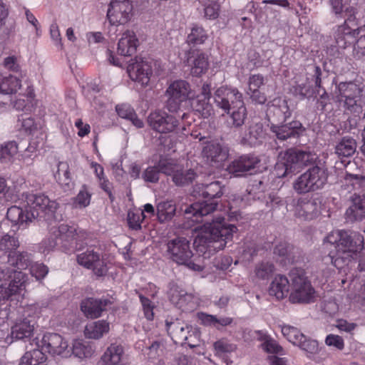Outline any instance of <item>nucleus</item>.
I'll list each match as a JSON object with an SVG mask.
<instances>
[{
	"instance_id": "f257e3e1",
	"label": "nucleus",
	"mask_w": 365,
	"mask_h": 365,
	"mask_svg": "<svg viewBox=\"0 0 365 365\" xmlns=\"http://www.w3.org/2000/svg\"><path fill=\"white\" fill-rule=\"evenodd\" d=\"M23 206H11L6 212V217L19 228L26 229L35 219L51 217L56 212L58 204L51 201L43 194L24 192L22 194Z\"/></svg>"
},
{
	"instance_id": "f03ea898",
	"label": "nucleus",
	"mask_w": 365,
	"mask_h": 365,
	"mask_svg": "<svg viewBox=\"0 0 365 365\" xmlns=\"http://www.w3.org/2000/svg\"><path fill=\"white\" fill-rule=\"evenodd\" d=\"M237 227L225 222V217L219 215L206 220L198 230L194 245L197 250L208 255L224 249L232 238Z\"/></svg>"
},
{
	"instance_id": "7ed1b4c3",
	"label": "nucleus",
	"mask_w": 365,
	"mask_h": 365,
	"mask_svg": "<svg viewBox=\"0 0 365 365\" xmlns=\"http://www.w3.org/2000/svg\"><path fill=\"white\" fill-rule=\"evenodd\" d=\"M213 98L215 106L228 115L227 126L235 129L242 128L247 117L242 93L236 88L222 86L215 91Z\"/></svg>"
},
{
	"instance_id": "20e7f679",
	"label": "nucleus",
	"mask_w": 365,
	"mask_h": 365,
	"mask_svg": "<svg viewBox=\"0 0 365 365\" xmlns=\"http://www.w3.org/2000/svg\"><path fill=\"white\" fill-rule=\"evenodd\" d=\"M363 242L364 237L359 232L350 230L331 232L324 242V248L331 250L324 260L329 259L337 267L339 259L352 257L353 254L361 250Z\"/></svg>"
},
{
	"instance_id": "39448f33",
	"label": "nucleus",
	"mask_w": 365,
	"mask_h": 365,
	"mask_svg": "<svg viewBox=\"0 0 365 365\" xmlns=\"http://www.w3.org/2000/svg\"><path fill=\"white\" fill-rule=\"evenodd\" d=\"M222 188L223 187L219 181H213L209 184L195 185L193 188L194 195L207 200L196 202L187 206L184 210L181 207L178 212H183L186 217H194L192 220L200 221L199 218L207 217L217 210L218 205L217 199L222 196Z\"/></svg>"
},
{
	"instance_id": "423d86ee",
	"label": "nucleus",
	"mask_w": 365,
	"mask_h": 365,
	"mask_svg": "<svg viewBox=\"0 0 365 365\" xmlns=\"http://www.w3.org/2000/svg\"><path fill=\"white\" fill-rule=\"evenodd\" d=\"M365 35V20L354 7L345 10V20L335 32V39L339 47L355 44L357 38Z\"/></svg>"
},
{
	"instance_id": "0eeeda50",
	"label": "nucleus",
	"mask_w": 365,
	"mask_h": 365,
	"mask_svg": "<svg viewBox=\"0 0 365 365\" xmlns=\"http://www.w3.org/2000/svg\"><path fill=\"white\" fill-rule=\"evenodd\" d=\"M166 108L170 113H178L182 120L187 119L190 110V99L193 94L190 85L184 80H176L168 87Z\"/></svg>"
},
{
	"instance_id": "6e6552de",
	"label": "nucleus",
	"mask_w": 365,
	"mask_h": 365,
	"mask_svg": "<svg viewBox=\"0 0 365 365\" xmlns=\"http://www.w3.org/2000/svg\"><path fill=\"white\" fill-rule=\"evenodd\" d=\"M279 158L280 160L275 166L276 175L279 178L292 175L299 168L312 164L317 158L315 153L297 148L287 149L281 153Z\"/></svg>"
},
{
	"instance_id": "1a4fd4ad",
	"label": "nucleus",
	"mask_w": 365,
	"mask_h": 365,
	"mask_svg": "<svg viewBox=\"0 0 365 365\" xmlns=\"http://www.w3.org/2000/svg\"><path fill=\"white\" fill-rule=\"evenodd\" d=\"M289 301L293 303H310L315 297V291L310 281L301 269H294L289 272Z\"/></svg>"
},
{
	"instance_id": "9d476101",
	"label": "nucleus",
	"mask_w": 365,
	"mask_h": 365,
	"mask_svg": "<svg viewBox=\"0 0 365 365\" xmlns=\"http://www.w3.org/2000/svg\"><path fill=\"white\" fill-rule=\"evenodd\" d=\"M327 169L318 165L309 168L293 183L294 190L299 194L314 192L324 187L327 181Z\"/></svg>"
},
{
	"instance_id": "9b49d317",
	"label": "nucleus",
	"mask_w": 365,
	"mask_h": 365,
	"mask_svg": "<svg viewBox=\"0 0 365 365\" xmlns=\"http://www.w3.org/2000/svg\"><path fill=\"white\" fill-rule=\"evenodd\" d=\"M337 88L338 101L343 103L344 107L351 112H358L361 108V103L364 102L362 88L351 81L341 82Z\"/></svg>"
},
{
	"instance_id": "f8f14e48",
	"label": "nucleus",
	"mask_w": 365,
	"mask_h": 365,
	"mask_svg": "<svg viewBox=\"0 0 365 365\" xmlns=\"http://www.w3.org/2000/svg\"><path fill=\"white\" fill-rule=\"evenodd\" d=\"M22 277L21 272L0 268V302L9 300L22 289Z\"/></svg>"
},
{
	"instance_id": "ddd939ff",
	"label": "nucleus",
	"mask_w": 365,
	"mask_h": 365,
	"mask_svg": "<svg viewBox=\"0 0 365 365\" xmlns=\"http://www.w3.org/2000/svg\"><path fill=\"white\" fill-rule=\"evenodd\" d=\"M166 255L178 264L187 263L192 257L190 241L183 237H175L168 242Z\"/></svg>"
},
{
	"instance_id": "4468645a",
	"label": "nucleus",
	"mask_w": 365,
	"mask_h": 365,
	"mask_svg": "<svg viewBox=\"0 0 365 365\" xmlns=\"http://www.w3.org/2000/svg\"><path fill=\"white\" fill-rule=\"evenodd\" d=\"M127 72L132 81L145 86L153 73L151 62L141 57H135L130 60Z\"/></svg>"
},
{
	"instance_id": "2eb2a0df",
	"label": "nucleus",
	"mask_w": 365,
	"mask_h": 365,
	"mask_svg": "<svg viewBox=\"0 0 365 365\" xmlns=\"http://www.w3.org/2000/svg\"><path fill=\"white\" fill-rule=\"evenodd\" d=\"M77 262L80 265L92 269L94 274L98 277H103L107 274L108 267L101 254L93 249H88L78 254Z\"/></svg>"
},
{
	"instance_id": "dca6fc26",
	"label": "nucleus",
	"mask_w": 365,
	"mask_h": 365,
	"mask_svg": "<svg viewBox=\"0 0 365 365\" xmlns=\"http://www.w3.org/2000/svg\"><path fill=\"white\" fill-rule=\"evenodd\" d=\"M178 116H173L164 111H155L151 113L148 122L149 125L160 133H168L175 130L179 125Z\"/></svg>"
},
{
	"instance_id": "f3484780",
	"label": "nucleus",
	"mask_w": 365,
	"mask_h": 365,
	"mask_svg": "<svg viewBox=\"0 0 365 365\" xmlns=\"http://www.w3.org/2000/svg\"><path fill=\"white\" fill-rule=\"evenodd\" d=\"M271 133L279 141L299 139L304 133L305 128L299 120L283 123L277 125L272 124L269 128Z\"/></svg>"
},
{
	"instance_id": "a211bd4d",
	"label": "nucleus",
	"mask_w": 365,
	"mask_h": 365,
	"mask_svg": "<svg viewBox=\"0 0 365 365\" xmlns=\"http://www.w3.org/2000/svg\"><path fill=\"white\" fill-rule=\"evenodd\" d=\"M132 4L128 0H113L107 12V17L111 24H125L130 19Z\"/></svg>"
},
{
	"instance_id": "6ab92c4d",
	"label": "nucleus",
	"mask_w": 365,
	"mask_h": 365,
	"mask_svg": "<svg viewBox=\"0 0 365 365\" xmlns=\"http://www.w3.org/2000/svg\"><path fill=\"white\" fill-rule=\"evenodd\" d=\"M163 173L172 177L177 186H185L192 182L196 173L192 169L185 170L181 165L167 160V165H163Z\"/></svg>"
},
{
	"instance_id": "aec40b11",
	"label": "nucleus",
	"mask_w": 365,
	"mask_h": 365,
	"mask_svg": "<svg viewBox=\"0 0 365 365\" xmlns=\"http://www.w3.org/2000/svg\"><path fill=\"white\" fill-rule=\"evenodd\" d=\"M36 324L34 317L31 316L16 319L11 327L10 336L11 339L22 341L31 339L34 335Z\"/></svg>"
},
{
	"instance_id": "412c9836",
	"label": "nucleus",
	"mask_w": 365,
	"mask_h": 365,
	"mask_svg": "<svg viewBox=\"0 0 365 365\" xmlns=\"http://www.w3.org/2000/svg\"><path fill=\"white\" fill-rule=\"evenodd\" d=\"M321 202L319 199L301 197L294 207V215L304 220L316 218L320 213Z\"/></svg>"
},
{
	"instance_id": "4be33fe9",
	"label": "nucleus",
	"mask_w": 365,
	"mask_h": 365,
	"mask_svg": "<svg viewBox=\"0 0 365 365\" xmlns=\"http://www.w3.org/2000/svg\"><path fill=\"white\" fill-rule=\"evenodd\" d=\"M45 352L54 356L61 355L68 347V343L56 333H46L38 345Z\"/></svg>"
},
{
	"instance_id": "5701e85b",
	"label": "nucleus",
	"mask_w": 365,
	"mask_h": 365,
	"mask_svg": "<svg viewBox=\"0 0 365 365\" xmlns=\"http://www.w3.org/2000/svg\"><path fill=\"white\" fill-rule=\"evenodd\" d=\"M350 204L344 213L347 222H356L365 218V196L354 193L349 198Z\"/></svg>"
},
{
	"instance_id": "b1692460",
	"label": "nucleus",
	"mask_w": 365,
	"mask_h": 365,
	"mask_svg": "<svg viewBox=\"0 0 365 365\" xmlns=\"http://www.w3.org/2000/svg\"><path fill=\"white\" fill-rule=\"evenodd\" d=\"M168 334L175 344H182L188 339V334L192 331V327L178 319L165 322Z\"/></svg>"
},
{
	"instance_id": "393cba45",
	"label": "nucleus",
	"mask_w": 365,
	"mask_h": 365,
	"mask_svg": "<svg viewBox=\"0 0 365 365\" xmlns=\"http://www.w3.org/2000/svg\"><path fill=\"white\" fill-rule=\"evenodd\" d=\"M259 162L258 157L253 154L242 155L232 161L227 167V170L235 176H240L244 173L255 169Z\"/></svg>"
},
{
	"instance_id": "a878e982",
	"label": "nucleus",
	"mask_w": 365,
	"mask_h": 365,
	"mask_svg": "<svg viewBox=\"0 0 365 365\" xmlns=\"http://www.w3.org/2000/svg\"><path fill=\"white\" fill-rule=\"evenodd\" d=\"M292 115V111L289 109L287 102L285 100H279L278 104H272L267 113L268 118L269 126L274 124L277 125L285 123Z\"/></svg>"
},
{
	"instance_id": "bb28decb",
	"label": "nucleus",
	"mask_w": 365,
	"mask_h": 365,
	"mask_svg": "<svg viewBox=\"0 0 365 365\" xmlns=\"http://www.w3.org/2000/svg\"><path fill=\"white\" fill-rule=\"evenodd\" d=\"M202 156L211 164L217 166L222 164L228 158V150L219 143L210 142L207 143L202 151Z\"/></svg>"
},
{
	"instance_id": "cd10ccee",
	"label": "nucleus",
	"mask_w": 365,
	"mask_h": 365,
	"mask_svg": "<svg viewBox=\"0 0 365 365\" xmlns=\"http://www.w3.org/2000/svg\"><path fill=\"white\" fill-rule=\"evenodd\" d=\"M265 138V131L263 125L260 123L251 124L244 132L241 138V143L250 147H256L261 145Z\"/></svg>"
},
{
	"instance_id": "c85d7f7f",
	"label": "nucleus",
	"mask_w": 365,
	"mask_h": 365,
	"mask_svg": "<svg viewBox=\"0 0 365 365\" xmlns=\"http://www.w3.org/2000/svg\"><path fill=\"white\" fill-rule=\"evenodd\" d=\"M111 303L108 299L88 298L82 301L81 309L87 317L94 319L99 317L106 307Z\"/></svg>"
},
{
	"instance_id": "c756f323",
	"label": "nucleus",
	"mask_w": 365,
	"mask_h": 365,
	"mask_svg": "<svg viewBox=\"0 0 365 365\" xmlns=\"http://www.w3.org/2000/svg\"><path fill=\"white\" fill-rule=\"evenodd\" d=\"M187 64L190 66V73L193 76L199 77L205 73L209 67L207 56L204 53L189 51L187 58Z\"/></svg>"
},
{
	"instance_id": "7c9ffc66",
	"label": "nucleus",
	"mask_w": 365,
	"mask_h": 365,
	"mask_svg": "<svg viewBox=\"0 0 365 365\" xmlns=\"http://www.w3.org/2000/svg\"><path fill=\"white\" fill-rule=\"evenodd\" d=\"M138 39L133 31H125L118 41V53L123 56H131L135 53Z\"/></svg>"
},
{
	"instance_id": "2f4dec72",
	"label": "nucleus",
	"mask_w": 365,
	"mask_h": 365,
	"mask_svg": "<svg viewBox=\"0 0 365 365\" xmlns=\"http://www.w3.org/2000/svg\"><path fill=\"white\" fill-rule=\"evenodd\" d=\"M54 235L58 237L59 249L68 252L73 247L76 237V230L73 227L62 224L54 229Z\"/></svg>"
},
{
	"instance_id": "473e14b6",
	"label": "nucleus",
	"mask_w": 365,
	"mask_h": 365,
	"mask_svg": "<svg viewBox=\"0 0 365 365\" xmlns=\"http://www.w3.org/2000/svg\"><path fill=\"white\" fill-rule=\"evenodd\" d=\"M289 288L290 279H288L287 277L278 274L272 280L269 288V293L277 299H282L287 297Z\"/></svg>"
},
{
	"instance_id": "72a5a7b5",
	"label": "nucleus",
	"mask_w": 365,
	"mask_h": 365,
	"mask_svg": "<svg viewBox=\"0 0 365 365\" xmlns=\"http://www.w3.org/2000/svg\"><path fill=\"white\" fill-rule=\"evenodd\" d=\"M123 353L122 346L111 344L101 357L99 365H123L121 356Z\"/></svg>"
},
{
	"instance_id": "f704fd0d",
	"label": "nucleus",
	"mask_w": 365,
	"mask_h": 365,
	"mask_svg": "<svg viewBox=\"0 0 365 365\" xmlns=\"http://www.w3.org/2000/svg\"><path fill=\"white\" fill-rule=\"evenodd\" d=\"M109 323L106 320H98L86 326L85 336L88 339H98L109 331Z\"/></svg>"
},
{
	"instance_id": "c9c22d12",
	"label": "nucleus",
	"mask_w": 365,
	"mask_h": 365,
	"mask_svg": "<svg viewBox=\"0 0 365 365\" xmlns=\"http://www.w3.org/2000/svg\"><path fill=\"white\" fill-rule=\"evenodd\" d=\"M356 149V140L352 137L344 136L336 144L335 153L339 158H349L354 154Z\"/></svg>"
},
{
	"instance_id": "e433bc0d",
	"label": "nucleus",
	"mask_w": 365,
	"mask_h": 365,
	"mask_svg": "<svg viewBox=\"0 0 365 365\" xmlns=\"http://www.w3.org/2000/svg\"><path fill=\"white\" fill-rule=\"evenodd\" d=\"M169 297L173 304L182 309H187L193 299L192 294L180 289L178 286H173L170 288Z\"/></svg>"
},
{
	"instance_id": "4c0bfd02",
	"label": "nucleus",
	"mask_w": 365,
	"mask_h": 365,
	"mask_svg": "<svg viewBox=\"0 0 365 365\" xmlns=\"http://www.w3.org/2000/svg\"><path fill=\"white\" fill-rule=\"evenodd\" d=\"M8 263L18 269H25L33 263V257L26 252H14L8 255Z\"/></svg>"
},
{
	"instance_id": "58836bf2",
	"label": "nucleus",
	"mask_w": 365,
	"mask_h": 365,
	"mask_svg": "<svg viewBox=\"0 0 365 365\" xmlns=\"http://www.w3.org/2000/svg\"><path fill=\"white\" fill-rule=\"evenodd\" d=\"M274 254L281 258L284 264H292L295 262V249L286 242H279L274 248Z\"/></svg>"
},
{
	"instance_id": "ea45409f",
	"label": "nucleus",
	"mask_w": 365,
	"mask_h": 365,
	"mask_svg": "<svg viewBox=\"0 0 365 365\" xmlns=\"http://www.w3.org/2000/svg\"><path fill=\"white\" fill-rule=\"evenodd\" d=\"M176 212V205L172 200L160 202L157 205V216L160 222L171 220Z\"/></svg>"
},
{
	"instance_id": "a19ab883",
	"label": "nucleus",
	"mask_w": 365,
	"mask_h": 365,
	"mask_svg": "<svg viewBox=\"0 0 365 365\" xmlns=\"http://www.w3.org/2000/svg\"><path fill=\"white\" fill-rule=\"evenodd\" d=\"M20 80L12 75L3 76L0 75V93L3 94H12L21 88Z\"/></svg>"
},
{
	"instance_id": "79ce46f5",
	"label": "nucleus",
	"mask_w": 365,
	"mask_h": 365,
	"mask_svg": "<svg viewBox=\"0 0 365 365\" xmlns=\"http://www.w3.org/2000/svg\"><path fill=\"white\" fill-rule=\"evenodd\" d=\"M118 115L122 118L129 120L137 128L143 127V122L137 116L134 110L128 105H118L115 108Z\"/></svg>"
},
{
	"instance_id": "37998d69",
	"label": "nucleus",
	"mask_w": 365,
	"mask_h": 365,
	"mask_svg": "<svg viewBox=\"0 0 365 365\" xmlns=\"http://www.w3.org/2000/svg\"><path fill=\"white\" fill-rule=\"evenodd\" d=\"M207 38L208 35L205 30L202 27L196 25L192 28L186 41L189 45L195 46L204 43Z\"/></svg>"
},
{
	"instance_id": "c03bdc74",
	"label": "nucleus",
	"mask_w": 365,
	"mask_h": 365,
	"mask_svg": "<svg viewBox=\"0 0 365 365\" xmlns=\"http://www.w3.org/2000/svg\"><path fill=\"white\" fill-rule=\"evenodd\" d=\"M167 165V160H160L157 165L148 167L143 173L145 182L155 183L159 180L160 173H163V165Z\"/></svg>"
},
{
	"instance_id": "a18cd8bd",
	"label": "nucleus",
	"mask_w": 365,
	"mask_h": 365,
	"mask_svg": "<svg viewBox=\"0 0 365 365\" xmlns=\"http://www.w3.org/2000/svg\"><path fill=\"white\" fill-rule=\"evenodd\" d=\"M210 98H196L194 103L195 110L203 118H208L214 114V109L210 103Z\"/></svg>"
},
{
	"instance_id": "49530a36",
	"label": "nucleus",
	"mask_w": 365,
	"mask_h": 365,
	"mask_svg": "<svg viewBox=\"0 0 365 365\" xmlns=\"http://www.w3.org/2000/svg\"><path fill=\"white\" fill-rule=\"evenodd\" d=\"M274 266L268 262H262L256 264L254 270L255 277L258 279H267L273 274Z\"/></svg>"
},
{
	"instance_id": "de8ad7c7",
	"label": "nucleus",
	"mask_w": 365,
	"mask_h": 365,
	"mask_svg": "<svg viewBox=\"0 0 365 365\" xmlns=\"http://www.w3.org/2000/svg\"><path fill=\"white\" fill-rule=\"evenodd\" d=\"M18 145L15 141H10L2 145L0 148V160L8 163L17 153Z\"/></svg>"
},
{
	"instance_id": "09e8293b",
	"label": "nucleus",
	"mask_w": 365,
	"mask_h": 365,
	"mask_svg": "<svg viewBox=\"0 0 365 365\" xmlns=\"http://www.w3.org/2000/svg\"><path fill=\"white\" fill-rule=\"evenodd\" d=\"M19 247V242L14 236L8 234L2 235L0 239V250L6 252L14 253Z\"/></svg>"
},
{
	"instance_id": "8fccbe9b",
	"label": "nucleus",
	"mask_w": 365,
	"mask_h": 365,
	"mask_svg": "<svg viewBox=\"0 0 365 365\" xmlns=\"http://www.w3.org/2000/svg\"><path fill=\"white\" fill-rule=\"evenodd\" d=\"M282 333L289 341L294 345H297L299 341L304 339V334L298 329L289 325H283Z\"/></svg>"
},
{
	"instance_id": "3c124183",
	"label": "nucleus",
	"mask_w": 365,
	"mask_h": 365,
	"mask_svg": "<svg viewBox=\"0 0 365 365\" xmlns=\"http://www.w3.org/2000/svg\"><path fill=\"white\" fill-rule=\"evenodd\" d=\"M316 91L317 89L312 88L308 79L304 83L297 84L294 88L295 95L299 96L301 99H309L314 97Z\"/></svg>"
},
{
	"instance_id": "603ef678",
	"label": "nucleus",
	"mask_w": 365,
	"mask_h": 365,
	"mask_svg": "<svg viewBox=\"0 0 365 365\" xmlns=\"http://www.w3.org/2000/svg\"><path fill=\"white\" fill-rule=\"evenodd\" d=\"M215 354L220 357H224L227 354L231 353L236 349V346L229 343L225 339H220L215 341L213 344Z\"/></svg>"
},
{
	"instance_id": "864d4df0",
	"label": "nucleus",
	"mask_w": 365,
	"mask_h": 365,
	"mask_svg": "<svg viewBox=\"0 0 365 365\" xmlns=\"http://www.w3.org/2000/svg\"><path fill=\"white\" fill-rule=\"evenodd\" d=\"M24 359L30 360L33 365H40L44 363L46 360V356L44 350L39 349H34L30 351H27L24 354Z\"/></svg>"
},
{
	"instance_id": "5fc2aeb1",
	"label": "nucleus",
	"mask_w": 365,
	"mask_h": 365,
	"mask_svg": "<svg viewBox=\"0 0 365 365\" xmlns=\"http://www.w3.org/2000/svg\"><path fill=\"white\" fill-rule=\"evenodd\" d=\"M91 197V194L87 191L86 187L83 186L82 190L79 191L77 196L73 199L75 207L80 208L87 207L90 204Z\"/></svg>"
},
{
	"instance_id": "6e6d98bb",
	"label": "nucleus",
	"mask_w": 365,
	"mask_h": 365,
	"mask_svg": "<svg viewBox=\"0 0 365 365\" xmlns=\"http://www.w3.org/2000/svg\"><path fill=\"white\" fill-rule=\"evenodd\" d=\"M73 354L78 357H87L91 354V348L82 340H76L73 344Z\"/></svg>"
},
{
	"instance_id": "4d7b16f0",
	"label": "nucleus",
	"mask_w": 365,
	"mask_h": 365,
	"mask_svg": "<svg viewBox=\"0 0 365 365\" xmlns=\"http://www.w3.org/2000/svg\"><path fill=\"white\" fill-rule=\"evenodd\" d=\"M56 227H53L51 229V232L50 233V235L48 236V237H47L46 239H45L42 243H41V245H42V247H43V252H50L51 250H53L54 248L56 247H58L59 248V241H58V236H55L54 235V229Z\"/></svg>"
},
{
	"instance_id": "13d9d810",
	"label": "nucleus",
	"mask_w": 365,
	"mask_h": 365,
	"mask_svg": "<svg viewBox=\"0 0 365 365\" xmlns=\"http://www.w3.org/2000/svg\"><path fill=\"white\" fill-rule=\"evenodd\" d=\"M316 98V108L318 110L324 111L327 104L329 103L330 98L329 94L327 93L324 88L322 89V91L318 93L317 89L316 93L314 96Z\"/></svg>"
},
{
	"instance_id": "bf43d9fd",
	"label": "nucleus",
	"mask_w": 365,
	"mask_h": 365,
	"mask_svg": "<svg viewBox=\"0 0 365 365\" xmlns=\"http://www.w3.org/2000/svg\"><path fill=\"white\" fill-rule=\"evenodd\" d=\"M309 67L312 71L310 75L312 76V81L314 82V87L316 89H318V93H319V92L322 91V89L324 88L322 85V69L319 66H317L316 64L309 65Z\"/></svg>"
},
{
	"instance_id": "052dcab7",
	"label": "nucleus",
	"mask_w": 365,
	"mask_h": 365,
	"mask_svg": "<svg viewBox=\"0 0 365 365\" xmlns=\"http://www.w3.org/2000/svg\"><path fill=\"white\" fill-rule=\"evenodd\" d=\"M55 178L59 181V183L68 185L70 182L69 171L66 163H59L58 168L55 174Z\"/></svg>"
},
{
	"instance_id": "680f3d73",
	"label": "nucleus",
	"mask_w": 365,
	"mask_h": 365,
	"mask_svg": "<svg viewBox=\"0 0 365 365\" xmlns=\"http://www.w3.org/2000/svg\"><path fill=\"white\" fill-rule=\"evenodd\" d=\"M297 346L300 347L302 350L310 353L314 354L318 350V343L316 340L307 339L305 335H304V339L299 341Z\"/></svg>"
},
{
	"instance_id": "e2e57ef3",
	"label": "nucleus",
	"mask_w": 365,
	"mask_h": 365,
	"mask_svg": "<svg viewBox=\"0 0 365 365\" xmlns=\"http://www.w3.org/2000/svg\"><path fill=\"white\" fill-rule=\"evenodd\" d=\"M259 247L253 242H245L243 246L242 255L245 259L250 261L257 255Z\"/></svg>"
},
{
	"instance_id": "0e129e2a",
	"label": "nucleus",
	"mask_w": 365,
	"mask_h": 365,
	"mask_svg": "<svg viewBox=\"0 0 365 365\" xmlns=\"http://www.w3.org/2000/svg\"><path fill=\"white\" fill-rule=\"evenodd\" d=\"M262 346L263 349L269 353L281 354L283 350L282 347L279 346L274 339L270 337H267Z\"/></svg>"
},
{
	"instance_id": "69168bd1",
	"label": "nucleus",
	"mask_w": 365,
	"mask_h": 365,
	"mask_svg": "<svg viewBox=\"0 0 365 365\" xmlns=\"http://www.w3.org/2000/svg\"><path fill=\"white\" fill-rule=\"evenodd\" d=\"M142 218L145 217L143 212L140 214L134 212H128V223L130 228L138 230L141 228Z\"/></svg>"
},
{
	"instance_id": "338daca9",
	"label": "nucleus",
	"mask_w": 365,
	"mask_h": 365,
	"mask_svg": "<svg viewBox=\"0 0 365 365\" xmlns=\"http://www.w3.org/2000/svg\"><path fill=\"white\" fill-rule=\"evenodd\" d=\"M31 273L37 279L44 278L48 272V268L43 264L34 263L31 264Z\"/></svg>"
},
{
	"instance_id": "774afa93",
	"label": "nucleus",
	"mask_w": 365,
	"mask_h": 365,
	"mask_svg": "<svg viewBox=\"0 0 365 365\" xmlns=\"http://www.w3.org/2000/svg\"><path fill=\"white\" fill-rule=\"evenodd\" d=\"M325 343L328 346H334L340 350L343 349L344 346L343 339L341 336L334 334L328 335L325 339Z\"/></svg>"
}]
</instances>
